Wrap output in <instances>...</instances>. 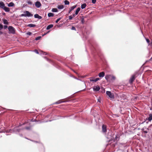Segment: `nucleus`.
Segmentation results:
<instances>
[{"instance_id":"46","label":"nucleus","mask_w":152,"mask_h":152,"mask_svg":"<svg viewBox=\"0 0 152 152\" xmlns=\"http://www.w3.org/2000/svg\"><path fill=\"white\" fill-rule=\"evenodd\" d=\"M61 18H58L56 21V23H58V22L61 20Z\"/></svg>"},{"instance_id":"56","label":"nucleus","mask_w":152,"mask_h":152,"mask_svg":"<svg viewBox=\"0 0 152 152\" xmlns=\"http://www.w3.org/2000/svg\"><path fill=\"white\" fill-rule=\"evenodd\" d=\"M145 39H146V41L148 43H149L150 42V41H149V39H146V38H145Z\"/></svg>"},{"instance_id":"24","label":"nucleus","mask_w":152,"mask_h":152,"mask_svg":"<svg viewBox=\"0 0 152 152\" xmlns=\"http://www.w3.org/2000/svg\"><path fill=\"white\" fill-rule=\"evenodd\" d=\"M140 75L139 72H135L134 74L133 75L134 76V77H136V78L138 76Z\"/></svg>"},{"instance_id":"27","label":"nucleus","mask_w":152,"mask_h":152,"mask_svg":"<svg viewBox=\"0 0 152 152\" xmlns=\"http://www.w3.org/2000/svg\"><path fill=\"white\" fill-rule=\"evenodd\" d=\"M27 26L31 28L34 27L36 26V25L33 24H30L28 25Z\"/></svg>"},{"instance_id":"59","label":"nucleus","mask_w":152,"mask_h":152,"mask_svg":"<svg viewBox=\"0 0 152 152\" xmlns=\"http://www.w3.org/2000/svg\"><path fill=\"white\" fill-rule=\"evenodd\" d=\"M77 15V14H75H75H73L72 15V17H73V18H74V17H75L76 15Z\"/></svg>"},{"instance_id":"48","label":"nucleus","mask_w":152,"mask_h":152,"mask_svg":"<svg viewBox=\"0 0 152 152\" xmlns=\"http://www.w3.org/2000/svg\"><path fill=\"white\" fill-rule=\"evenodd\" d=\"M3 28V25L1 24H0V30H1Z\"/></svg>"},{"instance_id":"36","label":"nucleus","mask_w":152,"mask_h":152,"mask_svg":"<svg viewBox=\"0 0 152 152\" xmlns=\"http://www.w3.org/2000/svg\"><path fill=\"white\" fill-rule=\"evenodd\" d=\"M58 11V9L56 8H53L52 10V11L53 12H57Z\"/></svg>"},{"instance_id":"45","label":"nucleus","mask_w":152,"mask_h":152,"mask_svg":"<svg viewBox=\"0 0 152 152\" xmlns=\"http://www.w3.org/2000/svg\"><path fill=\"white\" fill-rule=\"evenodd\" d=\"M45 53V52H44L42 51H41L40 52V54H43V55H46V54Z\"/></svg>"},{"instance_id":"47","label":"nucleus","mask_w":152,"mask_h":152,"mask_svg":"<svg viewBox=\"0 0 152 152\" xmlns=\"http://www.w3.org/2000/svg\"><path fill=\"white\" fill-rule=\"evenodd\" d=\"M27 3L29 4L32 5V3L31 1H28L27 2Z\"/></svg>"},{"instance_id":"25","label":"nucleus","mask_w":152,"mask_h":152,"mask_svg":"<svg viewBox=\"0 0 152 152\" xmlns=\"http://www.w3.org/2000/svg\"><path fill=\"white\" fill-rule=\"evenodd\" d=\"M53 26V24H50L46 28V29L48 30L50 29V28H52Z\"/></svg>"},{"instance_id":"38","label":"nucleus","mask_w":152,"mask_h":152,"mask_svg":"<svg viewBox=\"0 0 152 152\" xmlns=\"http://www.w3.org/2000/svg\"><path fill=\"white\" fill-rule=\"evenodd\" d=\"M64 3L65 5H69V1L67 0L64 1Z\"/></svg>"},{"instance_id":"12","label":"nucleus","mask_w":152,"mask_h":152,"mask_svg":"<svg viewBox=\"0 0 152 152\" xmlns=\"http://www.w3.org/2000/svg\"><path fill=\"white\" fill-rule=\"evenodd\" d=\"M136 77L134 75H132L129 80V82L130 84L132 83L133 81L135 80Z\"/></svg>"},{"instance_id":"26","label":"nucleus","mask_w":152,"mask_h":152,"mask_svg":"<svg viewBox=\"0 0 152 152\" xmlns=\"http://www.w3.org/2000/svg\"><path fill=\"white\" fill-rule=\"evenodd\" d=\"M14 6V3L12 2H10L8 4V6L9 7H12Z\"/></svg>"},{"instance_id":"28","label":"nucleus","mask_w":152,"mask_h":152,"mask_svg":"<svg viewBox=\"0 0 152 152\" xmlns=\"http://www.w3.org/2000/svg\"><path fill=\"white\" fill-rule=\"evenodd\" d=\"M80 10V7H78L75 12V14H78Z\"/></svg>"},{"instance_id":"41","label":"nucleus","mask_w":152,"mask_h":152,"mask_svg":"<svg viewBox=\"0 0 152 152\" xmlns=\"http://www.w3.org/2000/svg\"><path fill=\"white\" fill-rule=\"evenodd\" d=\"M111 116L114 117L115 118V117H118L119 116V115H111Z\"/></svg>"},{"instance_id":"15","label":"nucleus","mask_w":152,"mask_h":152,"mask_svg":"<svg viewBox=\"0 0 152 152\" xmlns=\"http://www.w3.org/2000/svg\"><path fill=\"white\" fill-rule=\"evenodd\" d=\"M93 91H98L100 89V87L98 86H95L93 88Z\"/></svg>"},{"instance_id":"64","label":"nucleus","mask_w":152,"mask_h":152,"mask_svg":"<svg viewBox=\"0 0 152 152\" xmlns=\"http://www.w3.org/2000/svg\"><path fill=\"white\" fill-rule=\"evenodd\" d=\"M2 14L3 15H5V13L4 12H3L2 13Z\"/></svg>"},{"instance_id":"11","label":"nucleus","mask_w":152,"mask_h":152,"mask_svg":"<svg viewBox=\"0 0 152 152\" xmlns=\"http://www.w3.org/2000/svg\"><path fill=\"white\" fill-rule=\"evenodd\" d=\"M102 131L103 133H105L107 132V129L106 126L103 124L102 126Z\"/></svg>"},{"instance_id":"32","label":"nucleus","mask_w":152,"mask_h":152,"mask_svg":"<svg viewBox=\"0 0 152 152\" xmlns=\"http://www.w3.org/2000/svg\"><path fill=\"white\" fill-rule=\"evenodd\" d=\"M31 129V127L30 126L25 127L22 128V130L24 129H26L28 130H29Z\"/></svg>"},{"instance_id":"31","label":"nucleus","mask_w":152,"mask_h":152,"mask_svg":"<svg viewBox=\"0 0 152 152\" xmlns=\"http://www.w3.org/2000/svg\"><path fill=\"white\" fill-rule=\"evenodd\" d=\"M86 6V4L84 3L81 5V8L82 9H83L85 8Z\"/></svg>"},{"instance_id":"23","label":"nucleus","mask_w":152,"mask_h":152,"mask_svg":"<svg viewBox=\"0 0 152 152\" xmlns=\"http://www.w3.org/2000/svg\"><path fill=\"white\" fill-rule=\"evenodd\" d=\"M34 17L35 18H38L39 19H41L42 17L41 16L37 14H36L34 15Z\"/></svg>"},{"instance_id":"51","label":"nucleus","mask_w":152,"mask_h":152,"mask_svg":"<svg viewBox=\"0 0 152 152\" xmlns=\"http://www.w3.org/2000/svg\"><path fill=\"white\" fill-rule=\"evenodd\" d=\"M26 34L28 35H31L32 34V33L31 32L28 31L27 32Z\"/></svg>"},{"instance_id":"58","label":"nucleus","mask_w":152,"mask_h":152,"mask_svg":"<svg viewBox=\"0 0 152 152\" xmlns=\"http://www.w3.org/2000/svg\"><path fill=\"white\" fill-rule=\"evenodd\" d=\"M7 26L6 25H5L4 26V29H6L7 28Z\"/></svg>"},{"instance_id":"37","label":"nucleus","mask_w":152,"mask_h":152,"mask_svg":"<svg viewBox=\"0 0 152 152\" xmlns=\"http://www.w3.org/2000/svg\"><path fill=\"white\" fill-rule=\"evenodd\" d=\"M3 23L4 24L8 25V23L7 20L4 19L3 20Z\"/></svg>"},{"instance_id":"10","label":"nucleus","mask_w":152,"mask_h":152,"mask_svg":"<svg viewBox=\"0 0 152 152\" xmlns=\"http://www.w3.org/2000/svg\"><path fill=\"white\" fill-rule=\"evenodd\" d=\"M24 12V13H25L26 17H30L33 16V14L31 13L28 11H26Z\"/></svg>"},{"instance_id":"5","label":"nucleus","mask_w":152,"mask_h":152,"mask_svg":"<svg viewBox=\"0 0 152 152\" xmlns=\"http://www.w3.org/2000/svg\"><path fill=\"white\" fill-rule=\"evenodd\" d=\"M120 137V136L119 134H116L115 135V139L114 138V137H110L109 136H108L107 137L109 139V140H107L108 141L110 142V141H114L115 140H118L119 139V137Z\"/></svg>"},{"instance_id":"14","label":"nucleus","mask_w":152,"mask_h":152,"mask_svg":"<svg viewBox=\"0 0 152 152\" xmlns=\"http://www.w3.org/2000/svg\"><path fill=\"white\" fill-rule=\"evenodd\" d=\"M35 5L37 7L39 8L42 5L39 1H37L35 3Z\"/></svg>"},{"instance_id":"55","label":"nucleus","mask_w":152,"mask_h":152,"mask_svg":"<svg viewBox=\"0 0 152 152\" xmlns=\"http://www.w3.org/2000/svg\"><path fill=\"white\" fill-rule=\"evenodd\" d=\"M44 58L47 60L48 61L50 62V59H48L46 57H44Z\"/></svg>"},{"instance_id":"54","label":"nucleus","mask_w":152,"mask_h":152,"mask_svg":"<svg viewBox=\"0 0 152 152\" xmlns=\"http://www.w3.org/2000/svg\"><path fill=\"white\" fill-rule=\"evenodd\" d=\"M96 0H92V2L93 4H95L96 2Z\"/></svg>"},{"instance_id":"21","label":"nucleus","mask_w":152,"mask_h":152,"mask_svg":"<svg viewBox=\"0 0 152 152\" xmlns=\"http://www.w3.org/2000/svg\"><path fill=\"white\" fill-rule=\"evenodd\" d=\"M111 77V75H106L105 76V79L108 81L109 80V79H110Z\"/></svg>"},{"instance_id":"20","label":"nucleus","mask_w":152,"mask_h":152,"mask_svg":"<svg viewBox=\"0 0 152 152\" xmlns=\"http://www.w3.org/2000/svg\"><path fill=\"white\" fill-rule=\"evenodd\" d=\"M63 103V101L62 99L60 100L57 102L53 103V104H58Z\"/></svg>"},{"instance_id":"7","label":"nucleus","mask_w":152,"mask_h":152,"mask_svg":"<svg viewBox=\"0 0 152 152\" xmlns=\"http://www.w3.org/2000/svg\"><path fill=\"white\" fill-rule=\"evenodd\" d=\"M106 94L111 99H114V95L110 91H107Z\"/></svg>"},{"instance_id":"1","label":"nucleus","mask_w":152,"mask_h":152,"mask_svg":"<svg viewBox=\"0 0 152 152\" xmlns=\"http://www.w3.org/2000/svg\"><path fill=\"white\" fill-rule=\"evenodd\" d=\"M60 115L61 118H69L70 119H75L77 121H80V118L81 117V115Z\"/></svg>"},{"instance_id":"3","label":"nucleus","mask_w":152,"mask_h":152,"mask_svg":"<svg viewBox=\"0 0 152 152\" xmlns=\"http://www.w3.org/2000/svg\"><path fill=\"white\" fill-rule=\"evenodd\" d=\"M45 118H50V119L46 121H51L53 120L60 119V115H45Z\"/></svg>"},{"instance_id":"6","label":"nucleus","mask_w":152,"mask_h":152,"mask_svg":"<svg viewBox=\"0 0 152 152\" xmlns=\"http://www.w3.org/2000/svg\"><path fill=\"white\" fill-rule=\"evenodd\" d=\"M8 29L10 33L12 34L15 33V29L12 26H9L8 27Z\"/></svg>"},{"instance_id":"62","label":"nucleus","mask_w":152,"mask_h":152,"mask_svg":"<svg viewBox=\"0 0 152 152\" xmlns=\"http://www.w3.org/2000/svg\"><path fill=\"white\" fill-rule=\"evenodd\" d=\"M25 138H26V139H27V140H31V139H29L28 138H27V137H25Z\"/></svg>"},{"instance_id":"33","label":"nucleus","mask_w":152,"mask_h":152,"mask_svg":"<svg viewBox=\"0 0 152 152\" xmlns=\"http://www.w3.org/2000/svg\"><path fill=\"white\" fill-rule=\"evenodd\" d=\"M152 126V124H151L149 126V127L148 128H146V127H143V128H142V129H141V130L142 131H143V132L145 131L144 130V129H148V130H149V128L151 126Z\"/></svg>"},{"instance_id":"50","label":"nucleus","mask_w":152,"mask_h":152,"mask_svg":"<svg viewBox=\"0 0 152 152\" xmlns=\"http://www.w3.org/2000/svg\"><path fill=\"white\" fill-rule=\"evenodd\" d=\"M20 17H26V14L25 13V14H22L20 15Z\"/></svg>"},{"instance_id":"63","label":"nucleus","mask_w":152,"mask_h":152,"mask_svg":"<svg viewBox=\"0 0 152 152\" xmlns=\"http://www.w3.org/2000/svg\"><path fill=\"white\" fill-rule=\"evenodd\" d=\"M98 102H101L100 100L99 99H98Z\"/></svg>"},{"instance_id":"40","label":"nucleus","mask_w":152,"mask_h":152,"mask_svg":"<svg viewBox=\"0 0 152 152\" xmlns=\"http://www.w3.org/2000/svg\"><path fill=\"white\" fill-rule=\"evenodd\" d=\"M94 77H91L89 78L91 82H94Z\"/></svg>"},{"instance_id":"44","label":"nucleus","mask_w":152,"mask_h":152,"mask_svg":"<svg viewBox=\"0 0 152 152\" xmlns=\"http://www.w3.org/2000/svg\"><path fill=\"white\" fill-rule=\"evenodd\" d=\"M84 18L83 17L81 18V22L82 23H84Z\"/></svg>"},{"instance_id":"61","label":"nucleus","mask_w":152,"mask_h":152,"mask_svg":"<svg viewBox=\"0 0 152 152\" xmlns=\"http://www.w3.org/2000/svg\"><path fill=\"white\" fill-rule=\"evenodd\" d=\"M72 70V71H73L76 74H77H77H78V73H77V72H75L74 70Z\"/></svg>"},{"instance_id":"18","label":"nucleus","mask_w":152,"mask_h":152,"mask_svg":"<svg viewBox=\"0 0 152 152\" xmlns=\"http://www.w3.org/2000/svg\"><path fill=\"white\" fill-rule=\"evenodd\" d=\"M71 98V97L70 96L68 97L67 98H66L65 99H62L63 101V103L64 102H69L70 100H69V99Z\"/></svg>"},{"instance_id":"34","label":"nucleus","mask_w":152,"mask_h":152,"mask_svg":"<svg viewBox=\"0 0 152 152\" xmlns=\"http://www.w3.org/2000/svg\"><path fill=\"white\" fill-rule=\"evenodd\" d=\"M31 141H32L34 142L39 143V146L40 148H41V147L40 146V143H42L41 142H40L38 141H36L34 140H31Z\"/></svg>"},{"instance_id":"35","label":"nucleus","mask_w":152,"mask_h":152,"mask_svg":"<svg viewBox=\"0 0 152 152\" xmlns=\"http://www.w3.org/2000/svg\"><path fill=\"white\" fill-rule=\"evenodd\" d=\"M54 16V14L52 13H49L48 14V16L49 17H53Z\"/></svg>"},{"instance_id":"49","label":"nucleus","mask_w":152,"mask_h":152,"mask_svg":"<svg viewBox=\"0 0 152 152\" xmlns=\"http://www.w3.org/2000/svg\"><path fill=\"white\" fill-rule=\"evenodd\" d=\"M69 20H72L73 18V17L71 15H70L69 17Z\"/></svg>"},{"instance_id":"8","label":"nucleus","mask_w":152,"mask_h":152,"mask_svg":"<svg viewBox=\"0 0 152 152\" xmlns=\"http://www.w3.org/2000/svg\"><path fill=\"white\" fill-rule=\"evenodd\" d=\"M152 120V115H149V116L148 117L146 118L145 120L143 122L141 123V124H142L145 122L146 121L148 120L149 121H151Z\"/></svg>"},{"instance_id":"9","label":"nucleus","mask_w":152,"mask_h":152,"mask_svg":"<svg viewBox=\"0 0 152 152\" xmlns=\"http://www.w3.org/2000/svg\"><path fill=\"white\" fill-rule=\"evenodd\" d=\"M40 146L41 147L40 149H39V151H42V152H45V148L42 143H40Z\"/></svg>"},{"instance_id":"19","label":"nucleus","mask_w":152,"mask_h":152,"mask_svg":"<svg viewBox=\"0 0 152 152\" xmlns=\"http://www.w3.org/2000/svg\"><path fill=\"white\" fill-rule=\"evenodd\" d=\"M6 12H9L10 11V8L8 7H6L5 6L4 7L3 9Z\"/></svg>"},{"instance_id":"22","label":"nucleus","mask_w":152,"mask_h":152,"mask_svg":"<svg viewBox=\"0 0 152 152\" xmlns=\"http://www.w3.org/2000/svg\"><path fill=\"white\" fill-rule=\"evenodd\" d=\"M4 6L5 4L4 2L2 1L0 2V7L3 9Z\"/></svg>"},{"instance_id":"2","label":"nucleus","mask_w":152,"mask_h":152,"mask_svg":"<svg viewBox=\"0 0 152 152\" xmlns=\"http://www.w3.org/2000/svg\"><path fill=\"white\" fill-rule=\"evenodd\" d=\"M80 119V122L86 124H91L92 123V118L89 116L86 117L81 115Z\"/></svg>"},{"instance_id":"29","label":"nucleus","mask_w":152,"mask_h":152,"mask_svg":"<svg viewBox=\"0 0 152 152\" xmlns=\"http://www.w3.org/2000/svg\"><path fill=\"white\" fill-rule=\"evenodd\" d=\"M31 121L32 122H37L38 123H40V121H38L37 119H34L33 118L31 119Z\"/></svg>"},{"instance_id":"57","label":"nucleus","mask_w":152,"mask_h":152,"mask_svg":"<svg viewBox=\"0 0 152 152\" xmlns=\"http://www.w3.org/2000/svg\"><path fill=\"white\" fill-rule=\"evenodd\" d=\"M143 132L145 134H147L148 133V132L147 131H144Z\"/></svg>"},{"instance_id":"53","label":"nucleus","mask_w":152,"mask_h":152,"mask_svg":"<svg viewBox=\"0 0 152 152\" xmlns=\"http://www.w3.org/2000/svg\"><path fill=\"white\" fill-rule=\"evenodd\" d=\"M71 29L72 30H76V28L74 26H72Z\"/></svg>"},{"instance_id":"16","label":"nucleus","mask_w":152,"mask_h":152,"mask_svg":"<svg viewBox=\"0 0 152 152\" xmlns=\"http://www.w3.org/2000/svg\"><path fill=\"white\" fill-rule=\"evenodd\" d=\"M76 7L77 5H75L71 7L69 9V10L68 11V13H70L71 12L72 10H73Z\"/></svg>"},{"instance_id":"42","label":"nucleus","mask_w":152,"mask_h":152,"mask_svg":"<svg viewBox=\"0 0 152 152\" xmlns=\"http://www.w3.org/2000/svg\"><path fill=\"white\" fill-rule=\"evenodd\" d=\"M100 80V78H99V77L96 78L94 80V82H96L97 81L99 80Z\"/></svg>"},{"instance_id":"52","label":"nucleus","mask_w":152,"mask_h":152,"mask_svg":"<svg viewBox=\"0 0 152 152\" xmlns=\"http://www.w3.org/2000/svg\"><path fill=\"white\" fill-rule=\"evenodd\" d=\"M34 51L37 54H39V52L37 50H35Z\"/></svg>"},{"instance_id":"39","label":"nucleus","mask_w":152,"mask_h":152,"mask_svg":"<svg viewBox=\"0 0 152 152\" xmlns=\"http://www.w3.org/2000/svg\"><path fill=\"white\" fill-rule=\"evenodd\" d=\"M115 77L113 75H111L110 79L111 80H115Z\"/></svg>"},{"instance_id":"13","label":"nucleus","mask_w":152,"mask_h":152,"mask_svg":"<svg viewBox=\"0 0 152 152\" xmlns=\"http://www.w3.org/2000/svg\"><path fill=\"white\" fill-rule=\"evenodd\" d=\"M119 146L120 148H125L126 147L127 145L125 143H120L119 144Z\"/></svg>"},{"instance_id":"30","label":"nucleus","mask_w":152,"mask_h":152,"mask_svg":"<svg viewBox=\"0 0 152 152\" xmlns=\"http://www.w3.org/2000/svg\"><path fill=\"white\" fill-rule=\"evenodd\" d=\"M58 8L59 9H62L64 8V6L63 5H58Z\"/></svg>"},{"instance_id":"17","label":"nucleus","mask_w":152,"mask_h":152,"mask_svg":"<svg viewBox=\"0 0 152 152\" xmlns=\"http://www.w3.org/2000/svg\"><path fill=\"white\" fill-rule=\"evenodd\" d=\"M105 75V73L104 72H102L99 73L98 76L99 77H103Z\"/></svg>"},{"instance_id":"60","label":"nucleus","mask_w":152,"mask_h":152,"mask_svg":"<svg viewBox=\"0 0 152 152\" xmlns=\"http://www.w3.org/2000/svg\"><path fill=\"white\" fill-rule=\"evenodd\" d=\"M18 134L19 135V136H20L21 137H23V135L22 134Z\"/></svg>"},{"instance_id":"4","label":"nucleus","mask_w":152,"mask_h":152,"mask_svg":"<svg viewBox=\"0 0 152 152\" xmlns=\"http://www.w3.org/2000/svg\"><path fill=\"white\" fill-rule=\"evenodd\" d=\"M25 124V123H23L22 124L20 123L18 126H16L12 129H10L9 130V132H10L12 133L18 134L19 132H20L21 130H22V128L21 129H19L18 127L20 126H21L22 125H24Z\"/></svg>"},{"instance_id":"43","label":"nucleus","mask_w":152,"mask_h":152,"mask_svg":"<svg viewBox=\"0 0 152 152\" xmlns=\"http://www.w3.org/2000/svg\"><path fill=\"white\" fill-rule=\"evenodd\" d=\"M41 38V37L40 36H39V37H36L35 38V40H39Z\"/></svg>"}]
</instances>
